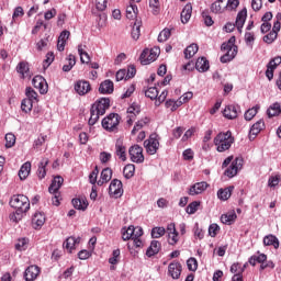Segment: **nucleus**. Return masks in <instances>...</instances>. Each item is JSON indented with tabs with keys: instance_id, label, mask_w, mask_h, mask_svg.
<instances>
[{
	"instance_id": "nucleus-20",
	"label": "nucleus",
	"mask_w": 281,
	"mask_h": 281,
	"mask_svg": "<svg viewBox=\"0 0 281 281\" xmlns=\"http://www.w3.org/2000/svg\"><path fill=\"white\" fill-rule=\"evenodd\" d=\"M65 182V179H63L61 176H56L53 181L52 184L48 188V191L50 194H58V191L60 190V188L63 187V183Z\"/></svg>"
},
{
	"instance_id": "nucleus-39",
	"label": "nucleus",
	"mask_w": 281,
	"mask_h": 281,
	"mask_svg": "<svg viewBox=\"0 0 281 281\" xmlns=\"http://www.w3.org/2000/svg\"><path fill=\"white\" fill-rule=\"evenodd\" d=\"M199 52V45L191 44L184 49V58H192Z\"/></svg>"
},
{
	"instance_id": "nucleus-61",
	"label": "nucleus",
	"mask_w": 281,
	"mask_h": 281,
	"mask_svg": "<svg viewBox=\"0 0 281 281\" xmlns=\"http://www.w3.org/2000/svg\"><path fill=\"white\" fill-rule=\"evenodd\" d=\"M98 175H100V170H98V166L94 167V170L89 176V181L92 183V186H95L98 183Z\"/></svg>"
},
{
	"instance_id": "nucleus-60",
	"label": "nucleus",
	"mask_w": 281,
	"mask_h": 281,
	"mask_svg": "<svg viewBox=\"0 0 281 281\" xmlns=\"http://www.w3.org/2000/svg\"><path fill=\"white\" fill-rule=\"evenodd\" d=\"M278 65H281V57L280 56H277L273 59H271L269 61V64L267 65V67L269 69L276 70L278 68Z\"/></svg>"
},
{
	"instance_id": "nucleus-43",
	"label": "nucleus",
	"mask_w": 281,
	"mask_h": 281,
	"mask_svg": "<svg viewBox=\"0 0 281 281\" xmlns=\"http://www.w3.org/2000/svg\"><path fill=\"white\" fill-rule=\"evenodd\" d=\"M260 106L256 105L251 109H249L245 114L244 117L247 122H250V120H254V117H256V115L258 114Z\"/></svg>"
},
{
	"instance_id": "nucleus-26",
	"label": "nucleus",
	"mask_w": 281,
	"mask_h": 281,
	"mask_svg": "<svg viewBox=\"0 0 281 281\" xmlns=\"http://www.w3.org/2000/svg\"><path fill=\"white\" fill-rule=\"evenodd\" d=\"M161 249V243L159 240H151L150 246L147 248L146 256L153 258Z\"/></svg>"
},
{
	"instance_id": "nucleus-27",
	"label": "nucleus",
	"mask_w": 281,
	"mask_h": 281,
	"mask_svg": "<svg viewBox=\"0 0 281 281\" xmlns=\"http://www.w3.org/2000/svg\"><path fill=\"white\" fill-rule=\"evenodd\" d=\"M72 205L75 210H81V212H85V210L89 207V202L86 198H76L72 199Z\"/></svg>"
},
{
	"instance_id": "nucleus-19",
	"label": "nucleus",
	"mask_w": 281,
	"mask_h": 281,
	"mask_svg": "<svg viewBox=\"0 0 281 281\" xmlns=\"http://www.w3.org/2000/svg\"><path fill=\"white\" fill-rule=\"evenodd\" d=\"M115 155L119 157V159H121V161H126V146L124 145V140H116Z\"/></svg>"
},
{
	"instance_id": "nucleus-52",
	"label": "nucleus",
	"mask_w": 281,
	"mask_h": 281,
	"mask_svg": "<svg viewBox=\"0 0 281 281\" xmlns=\"http://www.w3.org/2000/svg\"><path fill=\"white\" fill-rule=\"evenodd\" d=\"M135 234V226H130L123 232L122 238L123 240H131V238H134Z\"/></svg>"
},
{
	"instance_id": "nucleus-17",
	"label": "nucleus",
	"mask_w": 281,
	"mask_h": 281,
	"mask_svg": "<svg viewBox=\"0 0 281 281\" xmlns=\"http://www.w3.org/2000/svg\"><path fill=\"white\" fill-rule=\"evenodd\" d=\"M45 225V213L35 212L32 217L33 229H41Z\"/></svg>"
},
{
	"instance_id": "nucleus-56",
	"label": "nucleus",
	"mask_w": 281,
	"mask_h": 281,
	"mask_svg": "<svg viewBox=\"0 0 281 281\" xmlns=\"http://www.w3.org/2000/svg\"><path fill=\"white\" fill-rule=\"evenodd\" d=\"M254 41H256V35L251 32H246L245 33V43L248 47L254 46Z\"/></svg>"
},
{
	"instance_id": "nucleus-10",
	"label": "nucleus",
	"mask_w": 281,
	"mask_h": 281,
	"mask_svg": "<svg viewBox=\"0 0 281 281\" xmlns=\"http://www.w3.org/2000/svg\"><path fill=\"white\" fill-rule=\"evenodd\" d=\"M109 194L113 199H120L124 194V187L122 182L117 179L111 181L109 187Z\"/></svg>"
},
{
	"instance_id": "nucleus-35",
	"label": "nucleus",
	"mask_w": 281,
	"mask_h": 281,
	"mask_svg": "<svg viewBox=\"0 0 281 281\" xmlns=\"http://www.w3.org/2000/svg\"><path fill=\"white\" fill-rule=\"evenodd\" d=\"M192 19V4H187L181 12V22L188 23Z\"/></svg>"
},
{
	"instance_id": "nucleus-31",
	"label": "nucleus",
	"mask_w": 281,
	"mask_h": 281,
	"mask_svg": "<svg viewBox=\"0 0 281 281\" xmlns=\"http://www.w3.org/2000/svg\"><path fill=\"white\" fill-rule=\"evenodd\" d=\"M195 69H198L201 74L207 71V69H210V61L205 59V57L198 58Z\"/></svg>"
},
{
	"instance_id": "nucleus-4",
	"label": "nucleus",
	"mask_w": 281,
	"mask_h": 281,
	"mask_svg": "<svg viewBox=\"0 0 281 281\" xmlns=\"http://www.w3.org/2000/svg\"><path fill=\"white\" fill-rule=\"evenodd\" d=\"M10 205L18 212L26 214L30 212V199L23 194L13 195L10 200Z\"/></svg>"
},
{
	"instance_id": "nucleus-54",
	"label": "nucleus",
	"mask_w": 281,
	"mask_h": 281,
	"mask_svg": "<svg viewBox=\"0 0 281 281\" xmlns=\"http://www.w3.org/2000/svg\"><path fill=\"white\" fill-rule=\"evenodd\" d=\"M166 234L165 227H154L151 229V238H161Z\"/></svg>"
},
{
	"instance_id": "nucleus-12",
	"label": "nucleus",
	"mask_w": 281,
	"mask_h": 281,
	"mask_svg": "<svg viewBox=\"0 0 281 281\" xmlns=\"http://www.w3.org/2000/svg\"><path fill=\"white\" fill-rule=\"evenodd\" d=\"M111 106V100L109 98H101L97 102H94L91 106L97 113L104 115L106 113V109Z\"/></svg>"
},
{
	"instance_id": "nucleus-37",
	"label": "nucleus",
	"mask_w": 281,
	"mask_h": 281,
	"mask_svg": "<svg viewBox=\"0 0 281 281\" xmlns=\"http://www.w3.org/2000/svg\"><path fill=\"white\" fill-rule=\"evenodd\" d=\"M234 190V187H228L226 189H220L217 191V196L221 199V201H227L229 196H232V192Z\"/></svg>"
},
{
	"instance_id": "nucleus-42",
	"label": "nucleus",
	"mask_w": 281,
	"mask_h": 281,
	"mask_svg": "<svg viewBox=\"0 0 281 281\" xmlns=\"http://www.w3.org/2000/svg\"><path fill=\"white\" fill-rule=\"evenodd\" d=\"M267 113H268V117H276V115H279L281 113L280 103H274L270 105Z\"/></svg>"
},
{
	"instance_id": "nucleus-48",
	"label": "nucleus",
	"mask_w": 281,
	"mask_h": 281,
	"mask_svg": "<svg viewBox=\"0 0 281 281\" xmlns=\"http://www.w3.org/2000/svg\"><path fill=\"white\" fill-rule=\"evenodd\" d=\"M126 16L127 19H137V5L131 4L126 8Z\"/></svg>"
},
{
	"instance_id": "nucleus-41",
	"label": "nucleus",
	"mask_w": 281,
	"mask_h": 281,
	"mask_svg": "<svg viewBox=\"0 0 281 281\" xmlns=\"http://www.w3.org/2000/svg\"><path fill=\"white\" fill-rule=\"evenodd\" d=\"M100 112L95 111L94 109L91 108L90 110V119L88 121L89 126H94V124L98 123V120H100Z\"/></svg>"
},
{
	"instance_id": "nucleus-64",
	"label": "nucleus",
	"mask_w": 281,
	"mask_h": 281,
	"mask_svg": "<svg viewBox=\"0 0 281 281\" xmlns=\"http://www.w3.org/2000/svg\"><path fill=\"white\" fill-rule=\"evenodd\" d=\"M168 243L169 245H177L179 243V233H171L168 235Z\"/></svg>"
},
{
	"instance_id": "nucleus-36",
	"label": "nucleus",
	"mask_w": 281,
	"mask_h": 281,
	"mask_svg": "<svg viewBox=\"0 0 281 281\" xmlns=\"http://www.w3.org/2000/svg\"><path fill=\"white\" fill-rule=\"evenodd\" d=\"M78 54L82 64L86 63V65H89V63H91V57L89 56V53L85 52V46H82V44L78 45Z\"/></svg>"
},
{
	"instance_id": "nucleus-15",
	"label": "nucleus",
	"mask_w": 281,
	"mask_h": 281,
	"mask_svg": "<svg viewBox=\"0 0 281 281\" xmlns=\"http://www.w3.org/2000/svg\"><path fill=\"white\" fill-rule=\"evenodd\" d=\"M41 276V268L38 266H30L24 272L25 281H34Z\"/></svg>"
},
{
	"instance_id": "nucleus-46",
	"label": "nucleus",
	"mask_w": 281,
	"mask_h": 281,
	"mask_svg": "<svg viewBox=\"0 0 281 281\" xmlns=\"http://www.w3.org/2000/svg\"><path fill=\"white\" fill-rule=\"evenodd\" d=\"M25 95H26V100H31V102H38V93H36L34 89L26 88Z\"/></svg>"
},
{
	"instance_id": "nucleus-50",
	"label": "nucleus",
	"mask_w": 281,
	"mask_h": 281,
	"mask_svg": "<svg viewBox=\"0 0 281 281\" xmlns=\"http://www.w3.org/2000/svg\"><path fill=\"white\" fill-rule=\"evenodd\" d=\"M5 139V148H12L14 144H16V136L12 133H8L4 137Z\"/></svg>"
},
{
	"instance_id": "nucleus-33",
	"label": "nucleus",
	"mask_w": 281,
	"mask_h": 281,
	"mask_svg": "<svg viewBox=\"0 0 281 281\" xmlns=\"http://www.w3.org/2000/svg\"><path fill=\"white\" fill-rule=\"evenodd\" d=\"M150 123V119L145 116L143 119H140L133 127L132 130V135H137V132L142 131V128H144V126H147V124Z\"/></svg>"
},
{
	"instance_id": "nucleus-38",
	"label": "nucleus",
	"mask_w": 281,
	"mask_h": 281,
	"mask_svg": "<svg viewBox=\"0 0 281 281\" xmlns=\"http://www.w3.org/2000/svg\"><path fill=\"white\" fill-rule=\"evenodd\" d=\"M140 27H142V21L139 20H136L134 22V26L132 29V38L134 41H139V36H140Z\"/></svg>"
},
{
	"instance_id": "nucleus-5",
	"label": "nucleus",
	"mask_w": 281,
	"mask_h": 281,
	"mask_svg": "<svg viewBox=\"0 0 281 281\" xmlns=\"http://www.w3.org/2000/svg\"><path fill=\"white\" fill-rule=\"evenodd\" d=\"M159 54H161L159 47H154L151 49L145 48L139 57L140 64L150 65V63H155V60L159 58Z\"/></svg>"
},
{
	"instance_id": "nucleus-55",
	"label": "nucleus",
	"mask_w": 281,
	"mask_h": 281,
	"mask_svg": "<svg viewBox=\"0 0 281 281\" xmlns=\"http://www.w3.org/2000/svg\"><path fill=\"white\" fill-rule=\"evenodd\" d=\"M187 266L189 271H196V269H199V262L196 261V258L193 257L187 260Z\"/></svg>"
},
{
	"instance_id": "nucleus-11",
	"label": "nucleus",
	"mask_w": 281,
	"mask_h": 281,
	"mask_svg": "<svg viewBox=\"0 0 281 281\" xmlns=\"http://www.w3.org/2000/svg\"><path fill=\"white\" fill-rule=\"evenodd\" d=\"M33 87L40 91L42 95H45L49 90V86L47 85V80L43 78V76H35L32 80Z\"/></svg>"
},
{
	"instance_id": "nucleus-23",
	"label": "nucleus",
	"mask_w": 281,
	"mask_h": 281,
	"mask_svg": "<svg viewBox=\"0 0 281 281\" xmlns=\"http://www.w3.org/2000/svg\"><path fill=\"white\" fill-rule=\"evenodd\" d=\"M262 128H265V121L259 120L251 126L249 132V139H256V136L260 133V131H262Z\"/></svg>"
},
{
	"instance_id": "nucleus-13",
	"label": "nucleus",
	"mask_w": 281,
	"mask_h": 281,
	"mask_svg": "<svg viewBox=\"0 0 281 281\" xmlns=\"http://www.w3.org/2000/svg\"><path fill=\"white\" fill-rule=\"evenodd\" d=\"M209 187L210 184H207V182L205 181L194 183L193 186L190 187L188 194L190 196H196L198 194H203V192H205Z\"/></svg>"
},
{
	"instance_id": "nucleus-3",
	"label": "nucleus",
	"mask_w": 281,
	"mask_h": 281,
	"mask_svg": "<svg viewBox=\"0 0 281 281\" xmlns=\"http://www.w3.org/2000/svg\"><path fill=\"white\" fill-rule=\"evenodd\" d=\"M235 43L236 37L232 36L228 40V43L222 44V49L227 53L221 57V63H231V60H234V58H236V54H238V46H236Z\"/></svg>"
},
{
	"instance_id": "nucleus-51",
	"label": "nucleus",
	"mask_w": 281,
	"mask_h": 281,
	"mask_svg": "<svg viewBox=\"0 0 281 281\" xmlns=\"http://www.w3.org/2000/svg\"><path fill=\"white\" fill-rule=\"evenodd\" d=\"M24 214L25 213L15 210V212L9 215V218L12 223H19L20 221H23Z\"/></svg>"
},
{
	"instance_id": "nucleus-40",
	"label": "nucleus",
	"mask_w": 281,
	"mask_h": 281,
	"mask_svg": "<svg viewBox=\"0 0 281 281\" xmlns=\"http://www.w3.org/2000/svg\"><path fill=\"white\" fill-rule=\"evenodd\" d=\"M67 64L63 66V71H69L70 69H74V67L76 66V56H74L72 54H70L67 57Z\"/></svg>"
},
{
	"instance_id": "nucleus-62",
	"label": "nucleus",
	"mask_w": 281,
	"mask_h": 281,
	"mask_svg": "<svg viewBox=\"0 0 281 281\" xmlns=\"http://www.w3.org/2000/svg\"><path fill=\"white\" fill-rule=\"evenodd\" d=\"M221 227L217 224H211L209 226V236H211V238H215V236L218 234Z\"/></svg>"
},
{
	"instance_id": "nucleus-25",
	"label": "nucleus",
	"mask_w": 281,
	"mask_h": 281,
	"mask_svg": "<svg viewBox=\"0 0 281 281\" xmlns=\"http://www.w3.org/2000/svg\"><path fill=\"white\" fill-rule=\"evenodd\" d=\"M30 172H32V164L30 161H26L21 166L19 170V177L21 181H25V179L30 177Z\"/></svg>"
},
{
	"instance_id": "nucleus-24",
	"label": "nucleus",
	"mask_w": 281,
	"mask_h": 281,
	"mask_svg": "<svg viewBox=\"0 0 281 281\" xmlns=\"http://www.w3.org/2000/svg\"><path fill=\"white\" fill-rule=\"evenodd\" d=\"M76 245H80V237L76 238L74 236H70L65 240L64 248L67 249L69 254H71V251L76 249Z\"/></svg>"
},
{
	"instance_id": "nucleus-30",
	"label": "nucleus",
	"mask_w": 281,
	"mask_h": 281,
	"mask_svg": "<svg viewBox=\"0 0 281 281\" xmlns=\"http://www.w3.org/2000/svg\"><path fill=\"white\" fill-rule=\"evenodd\" d=\"M113 89H114L113 81L108 79L101 82L99 87V92L102 94H109V93H113Z\"/></svg>"
},
{
	"instance_id": "nucleus-21",
	"label": "nucleus",
	"mask_w": 281,
	"mask_h": 281,
	"mask_svg": "<svg viewBox=\"0 0 281 281\" xmlns=\"http://www.w3.org/2000/svg\"><path fill=\"white\" fill-rule=\"evenodd\" d=\"M238 113H240V106L238 105H228L224 110V116L228 120H236V117H238Z\"/></svg>"
},
{
	"instance_id": "nucleus-32",
	"label": "nucleus",
	"mask_w": 281,
	"mask_h": 281,
	"mask_svg": "<svg viewBox=\"0 0 281 281\" xmlns=\"http://www.w3.org/2000/svg\"><path fill=\"white\" fill-rule=\"evenodd\" d=\"M263 245H266V247L272 246L274 249H278L280 247V240H278V237L273 235H267L263 237Z\"/></svg>"
},
{
	"instance_id": "nucleus-2",
	"label": "nucleus",
	"mask_w": 281,
	"mask_h": 281,
	"mask_svg": "<svg viewBox=\"0 0 281 281\" xmlns=\"http://www.w3.org/2000/svg\"><path fill=\"white\" fill-rule=\"evenodd\" d=\"M214 144L218 153H225V150H229V148H232V145L234 144L232 132L227 131L226 133H220L214 138Z\"/></svg>"
},
{
	"instance_id": "nucleus-22",
	"label": "nucleus",
	"mask_w": 281,
	"mask_h": 281,
	"mask_svg": "<svg viewBox=\"0 0 281 281\" xmlns=\"http://www.w3.org/2000/svg\"><path fill=\"white\" fill-rule=\"evenodd\" d=\"M113 177V170L111 168H105L101 171L100 180H98L97 186H104V183H109Z\"/></svg>"
},
{
	"instance_id": "nucleus-44",
	"label": "nucleus",
	"mask_w": 281,
	"mask_h": 281,
	"mask_svg": "<svg viewBox=\"0 0 281 281\" xmlns=\"http://www.w3.org/2000/svg\"><path fill=\"white\" fill-rule=\"evenodd\" d=\"M123 175L125 179H132V177L135 175V165L128 164L123 169Z\"/></svg>"
},
{
	"instance_id": "nucleus-57",
	"label": "nucleus",
	"mask_w": 281,
	"mask_h": 281,
	"mask_svg": "<svg viewBox=\"0 0 281 281\" xmlns=\"http://www.w3.org/2000/svg\"><path fill=\"white\" fill-rule=\"evenodd\" d=\"M199 205H201V202H198V201L191 202L187 206V214H195V212L199 210Z\"/></svg>"
},
{
	"instance_id": "nucleus-29",
	"label": "nucleus",
	"mask_w": 281,
	"mask_h": 281,
	"mask_svg": "<svg viewBox=\"0 0 281 281\" xmlns=\"http://www.w3.org/2000/svg\"><path fill=\"white\" fill-rule=\"evenodd\" d=\"M18 74H21L22 78H32L30 74V64L21 61L16 67Z\"/></svg>"
},
{
	"instance_id": "nucleus-53",
	"label": "nucleus",
	"mask_w": 281,
	"mask_h": 281,
	"mask_svg": "<svg viewBox=\"0 0 281 281\" xmlns=\"http://www.w3.org/2000/svg\"><path fill=\"white\" fill-rule=\"evenodd\" d=\"M171 32L169 29L162 30L158 35V43H166L170 38Z\"/></svg>"
},
{
	"instance_id": "nucleus-7",
	"label": "nucleus",
	"mask_w": 281,
	"mask_h": 281,
	"mask_svg": "<svg viewBox=\"0 0 281 281\" xmlns=\"http://www.w3.org/2000/svg\"><path fill=\"white\" fill-rule=\"evenodd\" d=\"M120 126V114L112 113L102 120V127L105 131H116Z\"/></svg>"
},
{
	"instance_id": "nucleus-58",
	"label": "nucleus",
	"mask_w": 281,
	"mask_h": 281,
	"mask_svg": "<svg viewBox=\"0 0 281 281\" xmlns=\"http://www.w3.org/2000/svg\"><path fill=\"white\" fill-rule=\"evenodd\" d=\"M276 38H278V33H276L274 31H271L269 34L263 36V43L271 45V43H273Z\"/></svg>"
},
{
	"instance_id": "nucleus-14",
	"label": "nucleus",
	"mask_w": 281,
	"mask_h": 281,
	"mask_svg": "<svg viewBox=\"0 0 281 281\" xmlns=\"http://www.w3.org/2000/svg\"><path fill=\"white\" fill-rule=\"evenodd\" d=\"M75 91L78 95H87L91 91V83L87 80H79L75 83Z\"/></svg>"
},
{
	"instance_id": "nucleus-47",
	"label": "nucleus",
	"mask_w": 281,
	"mask_h": 281,
	"mask_svg": "<svg viewBox=\"0 0 281 281\" xmlns=\"http://www.w3.org/2000/svg\"><path fill=\"white\" fill-rule=\"evenodd\" d=\"M29 244H30V239L20 238L15 244V249H18V251H25V249H27Z\"/></svg>"
},
{
	"instance_id": "nucleus-6",
	"label": "nucleus",
	"mask_w": 281,
	"mask_h": 281,
	"mask_svg": "<svg viewBox=\"0 0 281 281\" xmlns=\"http://www.w3.org/2000/svg\"><path fill=\"white\" fill-rule=\"evenodd\" d=\"M245 21H247V10L243 9L238 12L235 24L232 22L226 23L224 26L226 32H232L237 27L238 32H243V26L245 25Z\"/></svg>"
},
{
	"instance_id": "nucleus-16",
	"label": "nucleus",
	"mask_w": 281,
	"mask_h": 281,
	"mask_svg": "<svg viewBox=\"0 0 281 281\" xmlns=\"http://www.w3.org/2000/svg\"><path fill=\"white\" fill-rule=\"evenodd\" d=\"M168 274L172 278V280H179V278H181V263H179V261L169 263Z\"/></svg>"
},
{
	"instance_id": "nucleus-59",
	"label": "nucleus",
	"mask_w": 281,
	"mask_h": 281,
	"mask_svg": "<svg viewBox=\"0 0 281 281\" xmlns=\"http://www.w3.org/2000/svg\"><path fill=\"white\" fill-rule=\"evenodd\" d=\"M149 8L151 9L153 14H158L160 10L159 0H149Z\"/></svg>"
},
{
	"instance_id": "nucleus-28",
	"label": "nucleus",
	"mask_w": 281,
	"mask_h": 281,
	"mask_svg": "<svg viewBox=\"0 0 281 281\" xmlns=\"http://www.w3.org/2000/svg\"><path fill=\"white\" fill-rule=\"evenodd\" d=\"M49 165V159L43 158L41 162L38 164V169H37V177L38 179H45L47 176V166Z\"/></svg>"
},
{
	"instance_id": "nucleus-34",
	"label": "nucleus",
	"mask_w": 281,
	"mask_h": 281,
	"mask_svg": "<svg viewBox=\"0 0 281 281\" xmlns=\"http://www.w3.org/2000/svg\"><path fill=\"white\" fill-rule=\"evenodd\" d=\"M236 218H238V216L236 215V212L232 211L226 214H223L221 216V222L224 223V225H232V223H234Z\"/></svg>"
},
{
	"instance_id": "nucleus-63",
	"label": "nucleus",
	"mask_w": 281,
	"mask_h": 281,
	"mask_svg": "<svg viewBox=\"0 0 281 281\" xmlns=\"http://www.w3.org/2000/svg\"><path fill=\"white\" fill-rule=\"evenodd\" d=\"M231 272L235 274H243L245 272V268H241L240 263H233L231 267Z\"/></svg>"
},
{
	"instance_id": "nucleus-18",
	"label": "nucleus",
	"mask_w": 281,
	"mask_h": 281,
	"mask_svg": "<svg viewBox=\"0 0 281 281\" xmlns=\"http://www.w3.org/2000/svg\"><path fill=\"white\" fill-rule=\"evenodd\" d=\"M227 10V0H216L211 4V12L213 14H223Z\"/></svg>"
},
{
	"instance_id": "nucleus-49",
	"label": "nucleus",
	"mask_w": 281,
	"mask_h": 281,
	"mask_svg": "<svg viewBox=\"0 0 281 281\" xmlns=\"http://www.w3.org/2000/svg\"><path fill=\"white\" fill-rule=\"evenodd\" d=\"M145 95L150 100H157V97L159 95V90H157L156 87H150L145 91Z\"/></svg>"
},
{
	"instance_id": "nucleus-45",
	"label": "nucleus",
	"mask_w": 281,
	"mask_h": 281,
	"mask_svg": "<svg viewBox=\"0 0 281 281\" xmlns=\"http://www.w3.org/2000/svg\"><path fill=\"white\" fill-rule=\"evenodd\" d=\"M34 106V102L31 99H24L21 103V109L24 113H30Z\"/></svg>"
},
{
	"instance_id": "nucleus-8",
	"label": "nucleus",
	"mask_w": 281,
	"mask_h": 281,
	"mask_svg": "<svg viewBox=\"0 0 281 281\" xmlns=\"http://www.w3.org/2000/svg\"><path fill=\"white\" fill-rule=\"evenodd\" d=\"M144 146L148 155H156L159 150V135L151 134L149 138L144 142Z\"/></svg>"
},
{
	"instance_id": "nucleus-9",
	"label": "nucleus",
	"mask_w": 281,
	"mask_h": 281,
	"mask_svg": "<svg viewBox=\"0 0 281 281\" xmlns=\"http://www.w3.org/2000/svg\"><path fill=\"white\" fill-rule=\"evenodd\" d=\"M131 161L134 164H144V148L139 145H134L130 147Z\"/></svg>"
},
{
	"instance_id": "nucleus-1",
	"label": "nucleus",
	"mask_w": 281,
	"mask_h": 281,
	"mask_svg": "<svg viewBox=\"0 0 281 281\" xmlns=\"http://www.w3.org/2000/svg\"><path fill=\"white\" fill-rule=\"evenodd\" d=\"M222 168H226L224 171L225 177L233 179L238 175V170H243V158L237 157L234 159V156H229L224 160Z\"/></svg>"
}]
</instances>
